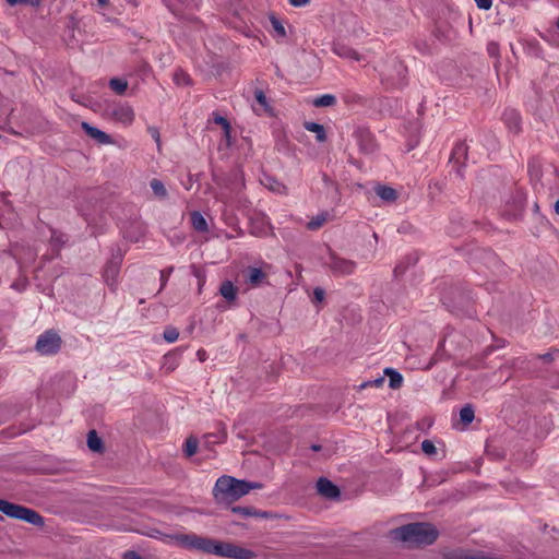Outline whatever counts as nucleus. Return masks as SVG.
<instances>
[{
  "mask_svg": "<svg viewBox=\"0 0 559 559\" xmlns=\"http://www.w3.org/2000/svg\"><path fill=\"white\" fill-rule=\"evenodd\" d=\"M180 547L229 559H253L254 552L234 543L221 542L194 533L168 536Z\"/></svg>",
  "mask_w": 559,
  "mask_h": 559,
  "instance_id": "nucleus-1",
  "label": "nucleus"
},
{
  "mask_svg": "<svg viewBox=\"0 0 559 559\" xmlns=\"http://www.w3.org/2000/svg\"><path fill=\"white\" fill-rule=\"evenodd\" d=\"M262 485L255 481L237 479L233 476L223 475L217 478L213 497L217 504L229 507L235 501L248 495L253 489H260Z\"/></svg>",
  "mask_w": 559,
  "mask_h": 559,
  "instance_id": "nucleus-2",
  "label": "nucleus"
},
{
  "mask_svg": "<svg viewBox=\"0 0 559 559\" xmlns=\"http://www.w3.org/2000/svg\"><path fill=\"white\" fill-rule=\"evenodd\" d=\"M390 535L393 539L406 543L411 547H419L433 544L439 533L432 524L417 522L394 528Z\"/></svg>",
  "mask_w": 559,
  "mask_h": 559,
  "instance_id": "nucleus-3",
  "label": "nucleus"
},
{
  "mask_svg": "<svg viewBox=\"0 0 559 559\" xmlns=\"http://www.w3.org/2000/svg\"><path fill=\"white\" fill-rule=\"evenodd\" d=\"M379 72L382 81L392 87H402L405 84L407 68L397 57L388 58Z\"/></svg>",
  "mask_w": 559,
  "mask_h": 559,
  "instance_id": "nucleus-4",
  "label": "nucleus"
},
{
  "mask_svg": "<svg viewBox=\"0 0 559 559\" xmlns=\"http://www.w3.org/2000/svg\"><path fill=\"white\" fill-rule=\"evenodd\" d=\"M0 511L9 518L21 520L35 526H43L45 524L44 518L35 510L3 499H0Z\"/></svg>",
  "mask_w": 559,
  "mask_h": 559,
  "instance_id": "nucleus-5",
  "label": "nucleus"
},
{
  "mask_svg": "<svg viewBox=\"0 0 559 559\" xmlns=\"http://www.w3.org/2000/svg\"><path fill=\"white\" fill-rule=\"evenodd\" d=\"M323 265L336 277L349 276L357 269L356 261L341 257L331 248H328V255L323 260Z\"/></svg>",
  "mask_w": 559,
  "mask_h": 559,
  "instance_id": "nucleus-6",
  "label": "nucleus"
},
{
  "mask_svg": "<svg viewBox=\"0 0 559 559\" xmlns=\"http://www.w3.org/2000/svg\"><path fill=\"white\" fill-rule=\"evenodd\" d=\"M124 258V252L121 248L116 247L111 249V257L104 266L103 277L105 283L115 290L118 285V277L120 267Z\"/></svg>",
  "mask_w": 559,
  "mask_h": 559,
  "instance_id": "nucleus-7",
  "label": "nucleus"
},
{
  "mask_svg": "<svg viewBox=\"0 0 559 559\" xmlns=\"http://www.w3.org/2000/svg\"><path fill=\"white\" fill-rule=\"evenodd\" d=\"M61 343L62 341L60 336L56 332L49 330L38 336L35 349L40 355H55L60 350Z\"/></svg>",
  "mask_w": 559,
  "mask_h": 559,
  "instance_id": "nucleus-8",
  "label": "nucleus"
},
{
  "mask_svg": "<svg viewBox=\"0 0 559 559\" xmlns=\"http://www.w3.org/2000/svg\"><path fill=\"white\" fill-rule=\"evenodd\" d=\"M354 138L364 154H372L376 152L378 145L373 134L367 128L359 127L354 132Z\"/></svg>",
  "mask_w": 559,
  "mask_h": 559,
  "instance_id": "nucleus-9",
  "label": "nucleus"
},
{
  "mask_svg": "<svg viewBox=\"0 0 559 559\" xmlns=\"http://www.w3.org/2000/svg\"><path fill=\"white\" fill-rule=\"evenodd\" d=\"M227 14L229 15L227 17L228 22L233 27L237 29H242L247 24L249 13L245 7H237L231 3L227 8Z\"/></svg>",
  "mask_w": 559,
  "mask_h": 559,
  "instance_id": "nucleus-10",
  "label": "nucleus"
},
{
  "mask_svg": "<svg viewBox=\"0 0 559 559\" xmlns=\"http://www.w3.org/2000/svg\"><path fill=\"white\" fill-rule=\"evenodd\" d=\"M317 490L319 495L326 499H336L341 495L338 487L325 477H320L318 479Z\"/></svg>",
  "mask_w": 559,
  "mask_h": 559,
  "instance_id": "nucleus-11",
  "label": "nucleus"
},
{
  "mask_svg": "<svg viewBox=\"0 0 559 559\" xmlns=\"http://www.w3.org/2000/svg\"><path fill=\"white\" fill-rule=\"evenodd\" d=\"M254 99L255 102L252 104V109L254 112L259 116L265 115V116H272V108L270 107L266 96L261 90H257L254 92Z\"/></svg>",
  "mask_w": 559,
  "mask_h": 559,
  "instance_id": "nucleus-12",
  "label": "nucleus"
},
{
  "mask_svg": "<svg viewBox=\"0 0 559 559\" xmlns=\"http://www.w3.org/2000/svg\"><path fill=\"white\" fill-rule=\"evenodd\" d=\"M467 145L465 142H459L455 144V146L452 150L450 162H452L454 165H457V175L463 176L461 173V166L464 164V162L467 158Z\"/></svg>",
  "mask_w": 559,
  "mask_h": 559,
  "instance_id": "nucleus-13",
  "label": "nucleus"
},
{
  "mask_svg": "<svg viewBox=\"0 0 559 559\" xmlns=\"http://www.w3.org/2000/svg\"><path fill=\"white\" fill-rule=\"evenodd\" d=\"M502 119L507 128L513 132L519 133L521 130V118L515 109L508 108L503 111Z\"/></svg>",
  "mask_w": 559,
  "mask_h": 559,
  "instance_id": "nucleus-14",
  "label": "nucleus"
},
{
  "mask_svg": "<svg viewBox=\"0 0 559 559\" xmlns=\"http://www.w3.org/2000/svg\"><path fill=\"white\" fill-rule=\"evenodd\" d=\"M112 117L124 124H129L134 119V112L130 106L119 105L112 109Z\"/></svg>",
  "mask_w": 559,
  "mask_h": 559,
  "instance_id": "nucleus-15",
  "label": "nucleus"
},
{
  "mask_svg": "<svg viewBox=\"0 0 559 559\" xmlns=\"http://www.w3.org/2000/svg\"><path fill=\"white\" fill-rule=\"evenodd\" d=\"M97 204L96 203H80L78 206V211L80 214L84 217L85 222L90 225H96V217L95 213L97 212Z\"/></svg>",
  "mask_w": 559,
  "mask_h": 559,
  "instance_id": "nucleus-16",
  "label": "nucleus"
},
{
  "mask_svg": "<svg viewBox=\"0 0 559 559\" xmlns=\"http://www.w3.org/2000/svg\"><path fill=\"white\" fill-rule=\"evenodd\" d=\"M82 129L92 139L96 140L102 144H109L111 142L110 136L104 131L91 126L87 122H82Z\"/></svg>",
  "mask_w": 559,
  "mask_h": 559,
  "instance_id": "nucleus-17",
  "label": "nucleus"
},
{
  "mask_svg": "<svg viewBox=\"0 0 559 559\" xmlns=\"http://www.w3.org/2000/svg\"><path fill=\"white\" fill-rule=\"evenodd\" d=\"M231 511L243 518L255 516V518H267L269 513L264 511H258L252 507H233Z\"/></svg>",
  "mask_w": 559,
  "mask_h": 559,
  "instance_id": "nucleus-18",
  "label": "nucleus"
},
{
  "mask_svg": "<svg viewBox=\"0 0 559 559\" xmlns=\"http://www.w3.org/2000/svg\"><path fill=\"white\" fill-rule=\"evenodd\" d=\"M376 194L385 202H394L397 199V192L388 186L378 185L374 188Z\"/></svg>",
  "mask_w": 559,
  "mask_h": 559,
  "instance_id": "nucleus-19",
  "label": "nucleus"
},
{
  "mask_svg": "<svg viewBox=\"0 0 559 559\" xmlns=\"http://www.w3.org/2000/svg\"><path fill=\"white\" fill-rule=\"evenodd\" d=\"M190 222H191V225L192 227L197 230V231H200V233H205L209 229V226H207V222L206 219L204 218V216L198 212V211H193L191 212L190 214Z\"/></svg>",
  "mask_w": 559,
  "mask_h": 559,
  "instance_id": "nucleus-20",
  "label": "nucleus"
},
{
  "mask_svg": "<svg viewBox=\"0 0 559 559\" xmlns=\"http://www.w3.org/2000/svg\"><path fill=\"white\" fill-rule=\"evenodd\" d=\"M304 127L307 131L316 133V139L318 142H324L326 140V132L323 124L306 121Z\"/></svg>",
  "mask_w": 559,
  "mask_h": 559,
  "instance_id": "nucleus-21",
  "label": "nucleus"
},
{
  "mask_svg": "<svg viewBox=\"0 0 559 559\" xmlns=\"http://www.w3.org/2000/svg\"><path fill=\"white\" fill-rule=\"evenodd\" d=\"M384 374L389 377V386L393 390L400 389L403 384L402 374L393 368H385Z\"/></svg>",
  "mask_w": 559,
  "mask_h": 559,
  "instance_id": "nucleus-22",
  "label": "nucleus"
},
{
  "mask_svg": "<svg viewBox=\"0 0 559 559\" xmlns=\"http://www.w3.org/2000/svg\"><path fill=\"white\" fill-rule=\"evenodd\" d=\"M265 277V274L261 269L249 267L247 271V283L251 286H259Z\"/></svg>",
  "mask_w": 559,
  "mask_h": 559,
  "instance_id": "nucleus-23",
  "label": "nucleus"
},
{
  "mask_svg": "<svg viewBox=\"0 0 559 559\" xmlns=\"http://www.w3.org/2000/svg\"><path fill=\"white\" fill-rule=\"evenodd\" d=\"M87 447L91 451L100 453L104 450L103 440L98 437L95 430L87 433Z\"/></svg>",
  "mask_w": 559,
  "mask_h": 559,
  "instance_id": "nucleus-24",
  "label": "nucleus"
},
{
  "mask_svg": "<svg viewBox=\"0 0 559 559\" xmlns=\"http://www.w3.org/2000/svg\"><path fill=\"white\" fill-rule=\"evenodd\" d=\"M219 293L226 300L233 301L236 299L237 288L230 281H225L221 285Z\"/></svg>",
  "mask_w": 559,
  "mask_h": 559,
  "instance_id": "nucleus-25",
  "label": "nucleus"
},
{
  "mask_svg": "<svg viewBox=\"0 0 559 559\" xmlns=\"http://www.w3.org/2000/svg\"><path fill=\"white\" fill-rule=\"evenodd\" d=\"M333 51L337 56L345 57V58H352V59H355V60H359L358 52L355 51L354 49L349 48V47L344 46V45L335 44L333 46Z\"/></svg>",
  "mask_w": 559,
  "mask_h": 559,
  "instance_id": "nucleus-26",
  "label": "nucleus"
},
{
  "mask_svg": "<svg viewBox=\"0 0 559 559\" xmlns=\"http://www.w3.org/2000/svg\"><path fill=\"white\" fill-rule=\"evenodd\" d=\"M312 104L316 107H330L336 104V97L332 94H324L316 97Z\"/></svg>",
  "mask_w": 559,
  "mask_h": 559,
  "instance_id": "nucleus-27",
  "label": "nucleus"
},
{
  "mask_svg": "<svg viewBox=\"0 0 559 559\" xmlns=\"http://www.w3.org/2000/svg\"><path fill=\"white\" fill-rule=\"evenodd\" d=\"M173 80H174L175 84L178 86H187V85L191 84V79H190L189 74L181 69H177L174 72Z\"/></svg>",
  "mask_w": 559,
  "mask_h": 559,
  "instance_id": "nucleus-28",
  "label": "nucleus"
},
{
  "mask_svg": "<svg viewBox=\"0 0 559 559\" xmlns=\"http://www.w3.org/2000/svg\"><path fill=\"white\" fill-rule=\"evenodd\" d=\"M328 217H329V213L324 212V213H321V214L317 215L316 217L311 218L307 223L308 229L317 230V229L321 228L324 225V223L328 221Z\"/></svg>",
  "mask_w": 559,
  "mask_h": 559,
  "instance_id": "nucleus-29",
  "label": "nucleus"
},
{
  "mask_svg": "<svg viewBox=\"0 0 559 559\" xmlns=\"http://www.w3.org/2000/svg\"><path fill=\"white\" fill-rule=\"evenodd\" d=\"M474 408L471 404L465 405L460 411V419L464 425H469L474 420Z\"/></svg>",
  "mask_w": 559,
  "mask_h": 559,
  "instance_id": "nucleus-30",
  "label": "nucleus"
},
{
  "mask_svg": "<svg viewBox=\"0 0 559 559\" xmlns=\"http://www.w3.org/2000/svg\"><path fill=\"white\" fill-rule=\"evenodd\" d=\"M109 86L115 93L122 95L128 87V82L122 79L114 78L109 81Z\"/></svg>",
  "mask_w": 559,
  "mask_h": 559,
  "instance_id": "nucleus-31",
  "label": "nucleus"
},
{
  "mask_svg": "<svg viewBox=\"0 0 559 559\" xmlns=\"http://www.w3.org/2000/svg\"><path fill=\"white\" fill-rule=\"evenodd\" d=\"M154 194L160 199H164L167 197V190L164 186V183L158 179H153L150 183Z\"/></svg>",
  "mask_w": 559,
  "mask_h": 559,
  "instance_id": "nucleus-32",
  "label": "nucleus"
},
{
  "mask_svg": "<svg viewBox=\"0 0 559 559\" xmlns=\"http://www.w3.org/2000/svg\"><path fill=\"white\" fill-rule=\"evenodd\" d=\"M198 439L194 437H189L185 442L183 452L185 454L190 457L197 453L198 450Z\"/></svg>",
  "mask_w": 559,
  "mask_h": 559,
  "instance_id": "nucleus-33",
  "label": "nucleus"
},
{
  "mask_svg": "<svg viewBox=\"0 0 559 559\" xmlns=\"http://www.w3.org/2000/svg\"><path fill=\"white\" fill-rule=\"evenodd\" d=\"M323 181L325 183L328 191L333 192L332 199L334 201H340L338 185L332 179H330L326 175H323Z\"/></svg>",
  "mask_w": 559,
  "mask_h": 559,
  "instance_id": "nucleus-34",
  "label": "nucleus"
},
{
  "mask_svg": "<svg viewBox=\"0 0 559 559\" xmlns=\"http://www.w3.org/2000/svg\"><path fill=\"white\" fill-rule=\"evenodd\" d=\"M323 181L325 183L328 191L333 192L332 199L334 201H340L338 185L332 179H330L326 175H323Z\"/></svg>",
  "mask_w": 559,
  "mask_h": 559,
  "instance_id": "nucleus-35",
  "label": "nucleus"
},
{
  "mask_svg": "<svg viewBox=\"0 0 559 559\" xmlns=\"http://www.w3.org/2000/svg\"><path fill=\"white\" fill-rule=\"evenodd\" d=\"M323 181L325 183L328 191L333 192L332 199L334 201H340L338 185L332 179H330L326 175H323Z\"/></svg>",
  "mask_w": 559,
  "mask_h": 559,
  "instance_id": "nucleus-36",
  "label": "nucleus"
},
{
  "mask_svg": "<svg viewBox=\"0 0 559 559\" xmlns=\"http://www.w3.org/2000/svg\"><path fill=\"white\" fill-rule=\"evenodd\" d=\"M164 340L168 343H174L178 340L179 337V332L176 328L174 326H168L165 329L164 331Z\"/></svg>",
  "mask_w": 559,
  "mask_h": 559,
  "instance_id": "nucleus-37",
  "label": "nucleus"
},
{
  "mask_svg": "<svg viewBox=\"0 0 559 559\" xmlns=\"http://www.w3.org/2000/svg\"><path fill=\"white\" fill-rule=\"evenodd\" d=\"M421 450L428 456H432L437 453V448L435 447L433 442L428 439L421 442Z\"/></svg>",
  "mask_w": 559,
  "mask_h": 559,
  "instance_id": "nucleus-38",
  "label": "nucleus"
},
{
  "mask_svg": "<svg viewBox=\"0 0 559 559\" xmlns=\"http://www.w3.org/2000/svg\"><path fill=\"white\" fill-rule=\"evenodd\" d=\"M324 297H325V290L321 287H316L313 289V293H312V296H311V301L317 305V304H320L324 300Z\"/></svg>",
  "mask_w": 559,
  "mask_h": 559,
  "instance_id": "nucleus-39",
  "label": "nucleus"
},
{
  "mask_svg": "<svg viewBox=\"0 0 559 559\" xmlns=\"http://www.w3.org/2000/svg\"><path fill=\"white\" fill-rule=\"evenodd\" d=\"M173 271H174V266H169V267L160 271V288H159V290L165 288Z\"/></svg>",
  "mask_w": 559,
  "mask_h": 559,
  "instance_id": "nucleus-40",
  "label": "nucleus"
},
{
  "mask_svg": "<svg viewBox=\"0 0 559 559\" xmlns=\"http://www.w3.org/2000/svg\"><path fill=\"white\" fill-rule=\"evenodd\" d=\"M28 285V281L25 277H21L17 281L13 282L11 287L16 292H24Z\"/></svg>",
  "mask_w": 559,
  "mask_h": 559,
  "instance_id": "nucleus-41",
  "label": "nucleus"
},
{
  "mask_svg": "<svg viewBox=\"0 0 559 559\" xmlns=\"http://www.w3.org/2000/svg\"><path fill=\"white\" fill-rule=\"evenodd\" d=\"M384 383V377H379L372 381H366L364 383H361L359 385V389H366V388H369V386H377V388H380L382 386Z\"/></svg>",
  "mask_w": 559,
  "mask_h": 559,
  "instance_id": "nucleus-42",
  "label": "nucleus"
},
{
  "mask_svg": "<svg viewBox=\"0 0 559 559\" xmlns=\"http://www.w3.org/2000/svg\"><path fill=\"white\" fill-rule=\"evenodd\" d=\"M487 52L493 58L499 57V45L496 41H490L487 45Z\"/></svg>",
  "mask_w": 559,
  "mask_h": 559,
  "instance_id": "nucleus-43",
  "label": "nucleus"
},
{
  "mask_svg": "<svg viewBox=\"0 0 559 559\" xmlns=\"http://www.w3.org/2000/svg\"><path fill=\"white\" fill-rule=\"evenodd\" d=\"M261 182L269 187V189L271 190H276L277 189V186H278V182L274 179H271L269 176H264L263 179H261Z\"/></svg>",
  "mask_w": 559,
  "mask_h": 559,
  "instance_id": "nucleus-44",
  "label": "nucleus"
},
{
  "mask_svg": "<svg viewBox=\"0 0 559 559\" xmlns=\"http://www.w3.org/2000/svg\"><path fill=\"white\" fill-rule=\"evenodd\" d=\"M51 242L56 243V245L64 243L66 242L64 235L53 231L51 235Z\"/></svg>",
  "mask_w": 559,
  "mask_h": 559,
  "instance_id": "nucleus-45",
  "label": "nucleus"
},
{
  "mask_svg": "<svg viewBox=\"0 0 559 559\" xmlns=\"http://www.w3.org/2000/svg\"><path fill=\"white\" fill-rule=\"evenodd\" d=\"M475 2L481 10H489L492 5V0H475Z\"/></svg>",
  "mask_w": 559,
  "mask_h": 559,
  "instance_id": "nucleus-46",
  "label": "nucleus"
},
{
  "mask_svg": "<svg viewBox=\"0 0 559 559\" xmlns=\"http://www.w3.org/2000/svg\"><path fill=\"white\" fill-rule=\"evenodd\" d=\"M215 122H216V123H218V124H221V126H223V127H224V129H225L227 132L229 131L230 126H229V122L227 121V119H226V118H224V117H217V118L215 119Z\"/></svg>",
  "mask_w": 559,
  "mask_h": 559,
  "instance_id": "nucleus-47",
  "label": "nucleus"
},
{
  "mask_svg": "<svg viewBox=\"0 0 559 559\" xmlns=\"http://www.w3.org/2000/svg\"><path fill=\"white\" fill-rule=\"evenodd\" d=\"M310 2V0H289V3L295 8L305 7Z\"/></svg>",
  "mask_w": 559,
  "mask_h": 559,
  "instance_id": "nucleus-48",
  "label": "nucleus"
},
{
  "mask_svg": "<svg viewBox=\"0 0 559 559\" xmlns=\"http://www.w3.org/2000/svg\"><path fill=\"white\" fill-rule=\"evenodd\" d=\"M536 357L542 359L545 362H550L554 359V353H546L543 355H537Z\"/></svg>",
  "mask_w": 559,
  "mask_h": 559,
  "instance_id": "nucleus-49",
  "label": "nucleus"
},
{
  "mask_svg": "<svg viewBox=\"0 0 559 559\" xmlns=\"http://www.w3.org/2000/svg\"><path fill=\"white\" fill-rule=\"evenodd\" d=\"M271 23L273 25L274 31L280 34V20L275 15H272Z\"/></svg>",
  "mask_w": 559,
  "mask_h": 559,
  "instance_id": "nucleus-50",
  "label": "nucleus"
},
{
  "mask_svg": "<svg viewBox=\"0 0 559 559\" xmlns=\"http://www.w3.org/2000/svg\"><path fill=\"white\" fill-rule=\"evenodd\" d=\"M123 559H143L140 555H138L135 551H127L123 556Z\"/></svg>",
  "mask_w": 559,
  "mask_h": 559,
  "instance_id": "nucleus-51",
  "label": "nucleus"
},
{
  "mask_svg": "<svg viewBox=\"0 0 559 559\" xmlns=\"http://www.w3.org/2000/svg\"><path fill=\"white\" fill-rule=\"evenodd\" d=\"M197 356L200 361H204L206 359V353L203 349H199Z\"/></svg>",
  "mask_w": 559,
  "mask_h": 559,
  "instance_id": "nucleus-52",
  "label": "nucleus"
},
{
  "mask_svg": "<svg viewBox=\"0 0 559 559\" xmlns=\"http://www.w3.org/2000/svg\"><path fill=\"white\" fill-rule=\"evenodd\" d=\"M226 438H227V433H226V431L223 430L219 432V436H217V442H223L226 440Z\"/></svg>",
  "mask_w": 559,
  "mask_h": 559,
  "instance_id": "nucleus-53",
  "label": "nucleus"
},
{
  "mask_svg": "<svg viewBox=\"0 0 559 559\" xmlns=\"http://www.w3.org/2000/svg\"><path fill=\"white\" fill-rule=\"evenodd\" d=\"M10 5H16L19 3L26 2V0H7Z\"/></svg>",
  "mask_w": 559,
  "mask_h": 559,
  "instance_id": "nucleus-54",
  "label": "nucleus"
},
{
  "mask_svg": "<svg viewBox=\"0 0 559 559\" xmlns=\"http://www.w3.org/2000/svg\"><path fill=\"white\" fill-rule=\"evenodd\" d=\"M437 355H438V352L435 354V356H437ZM437 360L438 359L436 357H433L431 359V361L429 362V365L427 366V369H430L437 362Z\"/></svg>",
  "mask_w": 559,
  "mask_h": 559,
  "instance_id": "nucleus-55",
  "label": "nucleus"
},
{
  "mask_svg": "<svg viewBox=\"0 0 559 559\" xmlns=\"http://www.w3.org/2000/svg\"><path fill=\"white\" fill-rule=\"evenodd\" d=\"M97 2H98V4H99L102 8H104V7L108 5L109 0H97Z\"/></svg>",
  "mask_w": 559,
  "mask_h": 559,
  "instance_id": "nucleus-56",
  "label": "nucleus"
},
{
  "mask_svg": "<svg viewBox=\"0 0 559 559\" xmlns=\"http://www.w3.org/2000/svg\"><path fill=\"white\" fill-rule=\"evenodd\" d=\"M555 212L559 215V200L555 203Z\"/></svg>",
  "mask_w": 559,
  "mask_h": 559,
  "instance_id": "nucleus-57",
  "label": "nucleus"
},
{
  "mask_svg": "<svg viewBox=\"0 0 559 559\" xmlns=\"http://www.w3.org/2000/svg\"><path fill=\"white\" fill-rule=\"evenodd\" d=\"M153 138H155V140L158 142V140H159V134H158V132H157V131H154V133H153Z\"/></svg>",
  "mask_w": 559,
  "mask_h": 559,
  "instance_id": "nucleus-58",
  "label": "nucleus"
},
{
  "mask_svg": "<svg viewBox=\"0 0 559 559\" xmlns=\"http://www.w3.org/2000/svg\"><path fill=\"white\" fill-rule=\"evenodd\" d=\"M311 449H312L313 451H319V450L321 449V445H317V444H314V445H312V447H311Z\"/></svg>",
  "mask_w": 559,
  "mask_h": 559,
  "instance_id": "nucleus-59",
  "label": "nucleus"
},
{
  "mask_svg": "<svg viewBox=\"0 0 559 559\" xmlns=\"http://www.w3.org/2000/svg\"><path fill=\"white\" fill-rule=\"evenodd\" d=\"M530 47L534 48V49H536V51H538V47L536 45L530 44Z\"/></svg>",
  "mask_w": 559,
  "mask_h": 559,
  "instance_id": "nucleus-60",
  "label": "nucleus"
},
{
  "mask_svg": "<svg viewBox=\"0 0 559 559\" xmlns=\"http://www.w3.org/2000/svg\"><path fill=\"white\" fill-rule=\"evenodd\" d=\"M281 32H282V36H284L285 35V28L283 26L281 28Z\"/></svg>",
  "mask_w": 559,
  "mask_h": 559,
  "instance_id": "nucleus-61",
  "label": "nucleus"
},
{
  "mask_svg": "<svg viewBox=\"0 0 559 559\" xmlns=\"http://www.w3.org/2000/svg\"><path fill=\"white\" fill-rule=\"evenodd\" d=\"M443 346V343H439V348H438V352L440 350V348Z\"/></svg>",
  "mask_w": 559,
  "mask_h": 559,
  "instance_id": "nucleus-62",
  "label": "nucleus"
},
{
  "mask_svg": "<svg viewBox=\"0 0 559 559\" xmlns=\"http://www.w3.org/2000/svg\"><path fill=\"white\" fill-rule=\"evenodd\" d=\"M557 27H558V29H559V19L557 20Z\"/></svg>",
  "mask_w": 559,
  "mask_h": 559,
  "instance_id": "nucleus-63",
  "label": "nucleus"
}]
</instances>
